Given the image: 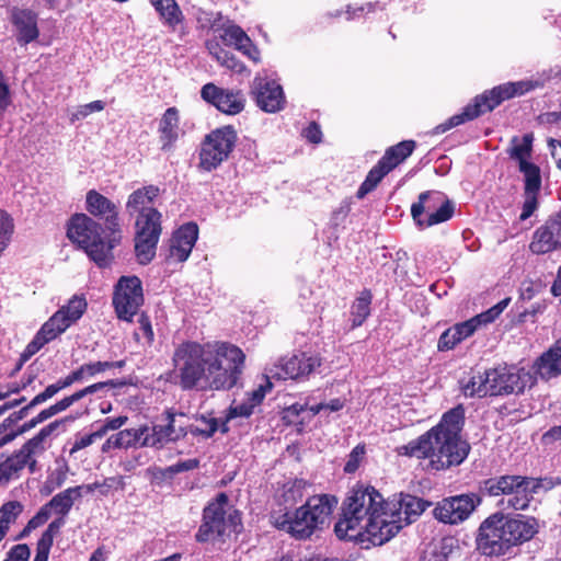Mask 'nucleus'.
<instances>
[{"mask_svg": "<svg viewBox=\"0 0 561 561\" xmlns=\"http://www.w3.org/2000/svg\"><path fill=\"white\" fill-rule=\"evenodd\" d=\"M160 20L172 32L183 26L184 14L175 0H149Z\"/></svg>", "mask_w": 561, "mask_h": 561, "instance_id": "obj_32", "label": "nucleus"}, {"mask_svg": "<svg viewBox=\"0 0 561 561\" xmlns=\"http://www.w3.org/2000/svg\"><path fill=\"white\" fill-rule=\"evenodd\" d=\"M84 207L88 216H91L99 222L103 221L105 231H111V234H117V237L123 238L119 208L117 204L92 188L85 194Z\"/></svg>", "mask_w": 561, "mask_h": 561, "instance_id": "obj_16", "label": "nucleus"}, {"mask_svg": "<svg viewBox=\"0 0 561 561\" xmlns=\"http://www.w3.org/2000/svg\"><path fill=\"white\" fill-rule=\"evenodd\" d=\"M162 232V215L159 210H147L139 214L135 221V234L160 237Z\"/></svg>", "mask_w": 561, "mask_h": 561, "instance_id": "obj_35", "label": "nucleus"}, {"mask_svg": "<svg viewBox=\"0 0 561 561\" xmlns=\"http://www.w3.org/2000/svg\"><path fill=\"white\" fill-rule=\"evenodd\" d=\"M35 407H31V401L22 407L19 411H15L13 413H11L8 417L4 419L5 423L8 424L10 431L11 430H14L13 426L20 422L21 420H23L24 417H26L30 413L31 410H33Z\"/></svg>", "mask_w": 561, "mask_h": 561, "instance_id": "obj_64", "label": "nucleus"}, {"mask_svg": "<svg viewBox=\"0 0 561 561\" xmlns=\"http://www.w3.org/2000/svg\"><path fill=\"white\" fill-rule=\"evenodd\" d=\"M59 310H66V316H68L75 323L85 312L87 301L83 297L75 296L68 301L66 306H62Z\"/></svg>", "mask_w": 561, "mask_h": 561, "instance_id": "obj_46", "label": "nucleus"}, {"mask_svg": "<svg viewBox=\"0 0 561 561\" xmlns=\"http://www.w3.org/2000/svg\"><path fill=\"white\" fill-rule=\"evenodd\" d=\"M37 13L30 9H20L14 7L11 10V23L16 28V41L21 45H26L39 36L37 27Z\"/></svg>", "mask_w": 561, "mask_h": 561, "instance_id": "obj_26", "label": "nucleus"}, {"mask_svg": "<svg viewBox=\"0 0 561 561\" xmlns=\"http://www.w3.org/2000/svg\"><path fill=\"white\" fill-rule=\"evenodd\" d=\"M67 238L83 250L99 268L112 266L114 249L122 242V237L105 231V226L84 213H76L68 219Z\"/></svg>", "mask_w": 561, "mask_h": 561, "instance_id": "obj_6", "label": "nucleus"}, {"mask_svg": "<svg viewBox=\"0 0 561 561\" xmlns=\"http://www.w3.org/2000/svg\"><path fill=\"white\" fill-rule=\"evenodd\" d=\"M373 294L370 289H363L356 297L351 306V320L352 328H358L363 325L366 319L370 316L371 311Z\"/></svg>", "mask_w": 561, "mask_h": 561, "instance_id": "obj_36", "label": "nucleus"}, {"mask_svg": "<svg viewBox=\"0 0 561 561\" xmlns=\"http://www.w3.org/2000/svg\"><path fill=\"white\" fill-rule=\"evenodd\" d=\"M23 504L19 501H9L0 507V530L7 535L10 526L16 522L23 512Z\"/></svg>", "mask_w": 561, "mask_h": 561, "instance_id": "obj_38", "label": "nucleus"}, {"mask_svg": "<svg viewBox=\"0 0 561 561\" xmlns=\"http://www.w3.org/2000/svg\"><path fill=\"white\" fill-rule=\"evenodd\" d=\"M60 387L58 385V382L56 381L55 383H51V385H48L44 391L39 392L38 394H36L32 400H31V407H37L44 402H46L47 400H49L50 398H53L55 394H57L59 391H60Z\"/></svg>", "mask_w": 561, "mask_h": 561, "instance_id": "obj_56", "label": "nucleus"}, {"mask_svg": "<svg viewBox=\"0 0 561 561\" xmlns=\"http://www.w3.org/2000/svg\"><path fill=\"white\" fill-rule=\"evenodd\" d=\"M164 424H154L151 433L144 437L140 447H153L161 449L170 442H178L187 435L184 426H175V413L172 410H165L163 413Z\"/></svg>", "mask_w": 561, "mask_h": 561, "instance_id": "obj_23", "label": "nucleus"}, {"mask_svg": "<svg viewBox=\"0 0 561 561\" xmlns=\"http://www.w3.org/2000/svg\"><path fill=\"white\" fill-rule=\"evenodd\" d=\"M198 239L197 224L190 221L178 228L171 239L169 247V257L175 262H185Z\"/></svg>", "mask_w": 561, "mask_h": 561, "instance_id": "obj_24", "label": "nucleus"}, {"mask_svg": "<svg viewBox=\"0 0 561 561\" xmlns=\"http://www.w3.org/2000/svg\"><path fill=\"white\" fill-rule=\"evenodd\" d=\"M31 550L26 543L13 546L3 561H28Z\"/></svg>", "mask_w": 561, "mask_h": 561, "instance_id": "obj_53", "label": "nucleus"}, {"mask_svg": "<svg viewBox=\"0 0 561 561\" xmlns=\"http://www.w3.org/2000/svg\"><path fill=\"white\" fill-rule=\"evenodd\" d=\"M72 320L66 316V310H57L37 331L33 340L26 345L21 354L20 360L22 365L33 355L41 351L47 343L57 339L71 324ZM21 366H19L20 368Z\"/></svg>", "mask_w": 561, "mask_h": 561, "instance_id": "obj_17", "label": "nucleus"}, {"mask_svg": "<svg viewBox=\"0 0 561 561\" xmlns=\"http://www.w3.org/2000/svg\"><path fill=\"white\" fill-rule=\"evenodd\" d=\"M228 502V495L225 492H220L204 507L202 524L195 534L197 542L205 543L210 540L220 539L227 534L226 506Z\"/></svg>", "mask_w": 561, "mask_h": 561, "instance_id": "obj_15", "label": "nucleus"}, {"mask_svg": "<svg viewBox=\"0 0 561 561\" xmlns=\"http://www.w3.org/2000/svg\"><path fill=\"white\" fill-rule=\"evenodd\" d=\"M456 540L453 537L442 538L432 550L433 561H447L455 549Z\"/></svg>", "mask_w": 561, "mask_h": 561, "instance_id": "obj_45", "label": "nucleus"}, {"mask_svg": "<svg viewBox=\"0 0 561 561\" xmlns=\"http://www.w3.org/2000/svg\"><path fill=\"white\" fill-rule=\"evenodd\" d=\"M220 38L228 46H233L253 62L261 60V54L248 34L239 25L232 24L222 30Z\"/></svg>", "mask_w": 561, "mask_h": 561, "instance_id": "obj_28", "label": "nucleus"}, {"mask_svg": "<svg viewBox=\"0 0 561 561\" xmlns=\"http://www.w3.org/2000/svg\"><path fill=\"white\" fill-rule=\"evenodd\" d=\"M101 438H103V437H102L101 433L99 432V430H96L90 434H85L80 437H77L71 449H70V454H75L83 448H87Z\"/></svg>", "mask_w": 561, "mask_h": 561, "instance_id": "obj_52", "label": "nucleus"}, {"mask_svg": "<svg viewBox=\"0 0 561 561\" xmlns=\"http://www.w3.org/2000/svg\"><path fill=\"white\" fill-rule=\"evenodd\" d=\"M465 409L461 404L445 412L440 421L408 444L397 447L400 456L427 459V469L443 471L459 466L470 451V445L462 439Z\"/></svg>", "mask_w": 561, "mask_h": 561, "instance_id": "obj_3", "label": "nucleus"}, {"mask_svg": "<svg viewBox=\"0 0 561 561\" xmlns=\"http://www.w3.org/2000/svg\"><path fill=\"white\" fill-rule=\"evenodd\" d=\"M218 62L237 73H241L245 70V66L233 54L227 50L222 54Z\"/></svg>", "mask_w": 561, "mask_h": 561, "instance_id": "obj_57", "label": "nucleus"}, {"mask_svg": "<svg viewBox=\"0 0 561 561\" xmlns=\"http://www.w3.org/2000/svg\"><path fill=\"white\" fill-rule=\"evenodd\" d=\"M125 485V478L123 476H116L105 478L102 482L95 481L94 483L83 485V489L89 493L93 492L95 489H101V494L106 496L110 489L124 490Z\"/></svg>", "mask_w": 561, "mask_h": 561, "instance_id": "obj_42", "label": "nucleus"}, {"mask_svg": "<svg viewBox=\"0 0 561 561\" xmlns=\"http://www.w3.org/2000/svg\"><path fill=\"white\" fill-rule=\"evenodd\" d=\"M302 136L311 144H320L322 140L321 128L316 122L309 123L302 130Z\"/></svg>", "mask_w": 561, "mask_h": 561, "instance_id": "obj_63", "label": "nucleus"}, {"mask_svg": "<svg viewBox=\"0 0 561 561\" xmlns=\"http://www.w3.org/2000/svg\"><path fill=\"white\" fill-rule=\"evenodd\" d=\"M147 473L150 476L151 482H156L157 484H161L165 480L173 478L172 472L169 471V467H150L147 469Z\"/></svg>", "mask_w": 561, "mask_h": 561, "instance_id": "obj_60", "label": "nucleus"}, {"mask_svg": "<svg viewBox=\"0 0 561 561\" xmlns=\"http://www.w3.org/2000/svg\"><path fill=\"white\" fill-rule=\"evenodd\" d=\"M82 489L83 485L68 488L54 495L46 504H44L47 510L50 513L54 512L57 517L48 524L41 538H44L47 535L49 536L50 534V541L54 542L55 537L59 535L60 529L66 524V516L71 511L75 501L82 496Z\"/></svg>", "mask_w": 561, "mask_h": 561, "instance_id": "obj_19", "label": "nucleus"}, {"mask_svg": "<svg viewBox=\"0 0 561 561\" xmlns=\"http://www.w3.org/2000/svg\"><path fill=\"white\" fill-rule=\"evenodd\" d=\"M144 301V289L140 278L136 275L122 276L114 286L112 298L117 318L126 322H133Z\"/></svg>", "mask_w": 561, "mask_h": 561, "instance_id": "obj_14", "label": "nucleus"}, {"mask_svg": "<svg viewBox=\"0 0 561 561\" xmlns=\"http://www.w3.org/2000/svg\"><path fill=\"white\" fill-rule=\"evenodd\" d=\"M364 455H365V445L359 444V445L355 446L352 449L351 454L348 455L347 461L344 466V471L346 473H354L358 469V467L364 458Z\"/></svg>", "mask_w": 561, "mask_h": 561, "instance_id": "obj_51", "label": "nucleus"}, {"mask_svg": "<svg viewBox=\"0 0 561 561\" xmlns=\"http://www.w3.org/2000/svg\"><path fill=\"white\" fill-rule=\"evenodd\" d=\"M125 385H127V382L124 380H107V381L95 382V383H92L90 386H87V387L73 392L70 396L62 398L61 400L54 403V405L56 407L57 411L60 413V412L66 411L68 408H70L75 402L83 399L84 397H87L89 394H93L104 388H107V387L116 388V387H123Z\"/></svg>", "mask_w": 561, "mask_h": 561, "instance_id": "obj_34", "label": "nucleus"}, {"mask_svg": "<svg viewBox=\"0 0 561 561\" xmlns=\"http://www.w3.org/2000/svg\"><path fill=\"white\" fill-rule=\"evenodd\" d=\"M431 505V502L421 497L411 494L401 495L399 508L396 514L398 517V524L404 522V524L408 525L415 522L416 518Z\"/></svg>", "mask_w": 561, "mask_h": 561, "instance_id": "obj_33", "label": "nucleus"}, {"mask_svg": "<svg viewBox=\"0 0 561 561\" xmlns=\"http://www.w3.org/2000/svg\"><path fill=\"white\" fill-rule=\"evenodd\" d=\"M541 486V479L504 474L484 480L480 491L488 496L512 495L507 500V507L524 511L529 506L533 494Z\"/></svg>", "mask_w": 561, "mask_h": 561, "instance_id": "obj_9", "label": "nucleus"}, {"mask_svg": "<svg viewBox=\"0 0 561 561\" xmlns=\"http://www.w3.org/2000/svg\"><path fill=\"white\" fill-rule=\"evenodd\" d=\"M272 389V382L266 378L265 385H260L256 389L249 393L250 404L255 407L259 405L265 398L268 390Z\"/></svg>", "mask_w": 561, "mask_h": 561, "instance_id": "obj_59", "label": "nucleus"}, {"mask_svg": "<svg viewBox=\"0 0 561 561\" xmlns=\"http://www.w3.org/2000/svg\"><path fill=\"white\" fill-rule=\"evenodd\" d=\"M512 148L510 149V157L518 161L519 168L523 163H530L527 159L531 154L533 149V135L526 134L523 137V142H518V138L512 139Z\"/></svg>", "mask_w": 561, "mask_h": 561, "instance_id": "obj_40", "label": "nucleus"}, {"mask_svg": "<svg viewBox=\"0 0 561 561\" xmlns=\"http://www.w3.org/2000/svg\"><path fill=\"white\" fill-rule=\"evenodd\" d=\"M474 494H460L437 502L433 515L444 524L457 525L466 520L476 510Z\"/></svg>", "mask_w": 561, "mask_h": 561, "instance_id": "obj_18", "label": "nucleus"}, {"mask_svg": "<svg viewBox=\"0 0 561 561\" xmlns=\"http://www.w3.org/2000/svg\"><path fill=\"white\" fill-rule=\"evenodd\" d=\"M519 171L525 176L524 192H540L541 175L540 169L535 163H523Z\"/></svg>", "mask_w": 561, "mask_h": 561, "instance_id": "obj_41", "label": "nucleus"}, {"mask_svg": "<svg viewBox=\"0 0 561 561\" xmlns=\"http://www.w3.org/2000/svg\"><path fill=\"white\" fill-rule=\"evenodd\" d=\"M199 466V460L196 458L193 459H186L179 461L172 466H169V471L172 472L173 477L178 473L184 472V471H191Z\"/></svg>", "mask_w": 561, "mask_h": 561, "instance_id": "obj_62", "label": "nucleus"}, {"mask_svg": "<svg viewBox=\"0 0 561 561\" xmlns=\"http://www.w3.org/2000/svg\"><path fill=\"white\" fill-rule=\"evenodd\" d=\"M538 529L535 517L495 512L480 524L474 538L476 549L485 557H502L531 540Z\"/></svg>", "mask_w": 561, "mask_h": 561, "instance_id": "obj_4", "label": "nucleus"}, {"mask_svg": "<svg viewBox=\"0 0 561 561\" xmlns=\"http://www.w3.org/2000/svg\"><path fill=\"white\" fill-rule=\"evenodd\" d=\"M539 193L538 192H524L523 197V206L522 213L519 215V220L525 221L529 217H531L539 206Z\"/></svg>", "mask_w": 561, "mask_h": 561, "instance_id": "obj_49", "label": "nucleus"}, {"mask_svg": "<svg viewBox=\"0 0 561 561\" xmlns=\"http://www.w3.org/2000/svg\"><path fill=\"white\" fill-rule=\"evenodd\" d=\"M159 239L160 237L135 234V254L140 264L146 265L153 260Z\"/></svg>", "mask_w": 561, "mask_h": 561, "instance_id": "obj_37", "label": "nucleus"}, {"mask_svg": "<svg viewBox=\"0 0 561 561\" xmlns=\"http://www.w3.org/2000/svg\"><path fill=\"white\" fill-rule=\"evenodd\" d=\"M128 421L126 415H119L116 417H106L103 424L98 428L101 433L102 437H104L107 432L119 430L125 423Z\"/></svg>", "mask_w": 561, "mask_h": 561, "instance_id": "obj_54", "label": "nucleus"}, {"mask_svg": "<svg viewBox=\"0 0 561 561\" xmlns=\"http://www.w3.org/2000/svg\"><path fill=\"white\" fill-rule=\"evenodd\" d=\"M14 230L12 218L4 210H0V249L4 251Z\"/></svg>", "mask_w": 561, "mask_h": 561, "instance_id": "obj_47", "label": "nucleus"}, {"mask_svg": "<svg viewBox=\"0 0 561 561\" xmlns=\"http://www.w3.org/2000/svg\"><path fill=\"white\" fill-rule=\"evenodd\" d=\"M416 148L417 142L413 139H405L388 147L383 156L367 173L366 179L356 192V197L363 199L367 194L373 192L382 179L405 162Z\"/></svg>", "mask_w": 561, "mask_h": 561, "instance_id": "obj_11", "label": "nucleus"}, {"mask_svg": "<svg viewBox=\"0 0 561 561\" xmlns=\"http://www.w3.org/2000/svg\"><path fill=\"white\" fill-rule=\"evenodd\" d=\"M238 140L233 126L227 125L207 134L201 145L199 167L205 171L218 168L228 160Z\"/></svg>", "mask_w": 561, "mask_h": 561, "instance_id": "obj_12", "label": "nucleus"}, {"mask_svg": "<svg viewBox=\"0 0 561 561\" xmlns=\"http://www.w3.org/2000/svg\"><path fill=\"white\" fill-rule=\"evenodd\" d=\"M73 420L75 417L72 416H66L50 422L41 428L35 436L24 443L19 450L0 461V485H7L11 480L19 479L30 457L45 449L43 445L45 439L60 426L65 425L66 422Z\"/></svg>", "mask_w": 561, "mask_h": 561, "instance_id": "obj_10", "label": "nucleus"}, {"mask_svg": "<svg viewBox=\"0 0 561 561\" xmlns=\"http://www.w3.org/2000/svg\"><path fill=\"white\" fill-rule=\"evenodd\" d=\"M508 302L510 298H505L495 306L488 309L486 311L481 312L472 318L476 320L479 328L482 324H489L493 322L503 312V310L507 307Z\"/></svg>", "mask_w": 561, "mask_h": 561, "instance_id": "obj_44", "label": "nucleus"}, {"mask_svg": "<svg viewBox=\"0 0 561 561\" xmlns=\"http://www.w3.org/2000/svg\"><path fill=\"white\" fill-rule=\"evenodd\" d=\"M561 249V208L550 215L533 233L531 253L540 255Z\"/></svg>", "mask_w": 561, "mask_h": 561, "instance_id": "obj_20", "label": "nucleus"}, {"mask_svg": "<svg viewBox=\"0 0 561 561\" xmlns=\"http://www.w3.org/2000/svg\"><path fill=\"white\" fill-rule=\"evenodd\" d=\"M209 423V428H199L197 426L191 425L187 430V434L191 433L194 436H204L205 438L211 437L218 430V421L215 417H211L207 421Z\"/></svg>", "mask_w": 561, "mask_h": 561, "instance_id": "obj_58", "label": "nucleus"}, {"mask_svg": "<svg viewBox=\"0 0 561 561\" xmlns=\"http://www.w3.org/2000/svg\"><path fill=\"white\" fill-rule=\"evenodd\" d=\"M160 195V187L153 184L146 185L134 191L126 202V209L130 215L146 214L147 210H158L153 207L154 201Z\"/></svg>", "mask_w": 561, "mask_h": 561, "instance_id": "obj_31", "label": "nucleus"}, {"mask_svg": "<svg viewBox=\"0 0 561 561\" xmlns=\"http://www.w3.org/2000/svg\"><path fill=\"white\" fill-rule=\"evenodd\" d=\"M180 115L174 106L168 107L159 122L158 133L161 149L169 151L179 139Z\"/></svg>", "mask_w": 561, "mask_h": 561, "instance_id": "obj_30", "label": "nucleus"}, {"mask_svg": "<svg viewBox=\"0 0 561 561\" xmlns=\"http://www.w3.org/2000/svg\"><path fill=\"white\" fill-rule=\"evenodd\" d=\"M125 436L126 447H136L140 446L144 437L148 434L149 427L147 425L139 426L137 428H126L123 430Z\"/></svg>", "mask_w": 561, "mask_h": 561, "instance_id": "obj_50", "label": "nucleus"}, {"mask_svg": "<svg viewBox=\"0 0 561 561\" xmlns=\"http://www.w3.org/2000/svg\"><path fill=\"white\" fill-rule=\"evenodd\" d=\"M308 483L304 479H295L283 488L282 499L287 506H294L304 499Z\"/></svg>", "mask_w": 561, "mask_h": 561, "instance_id": "obj_39", "label": "nucleus"}, {"mask_svg": "<svg viewBox=\"0 0 561 561\" xmlns=\"http://www.w3.org/2000/svg\"><path fill=\"white\" fill-rule=\"evenodd\" d=\"M321 364L322 358L318 354L299 352L288 358H282L277 366L280 371L276 373V375L282 379L302 381Z\"/></svg>", "mask_w": 561, "mask_h": 561, "instance_id": "obj_22", "label": "nucleus"}, {"mask_svg": "<svg viewBox=\"0 0 561 561\" xmlns=\"http://www.w3.org/2000/svg\"><path fill=\"white\" fill-rule=\"evenodd\" d=\"M539 85L540 83L538 81L522 80L516 82H506L499 84L491 90H485L483 93L477 95L472 103L466 105L461 113L453 115L446 122L437 125L433 129V134H444L456 126L493 111L504 101L524 95Z\"/></svg>", "mask_w": 561, "mask_h": 561, "instance_id": "obj_8", "label": "nucleus"}, {"mask_svg": "<svg viewBox=\"0 0 561 561\" xmlns=\"http://www.w3.org/2000/svg\"><path fill=\"white\" fill-rule=\"evenodd\" d=\"M339 501L331 494L309 496L305 504L295 508L273 511L271 524L296 540H308L330 525L331 516Z\"/></svg>", "mask_w": 561, "mask_h": 561, "instance_id": "obj_5", "label": "nucleus"}, {"mask_svg": "<svg viewBox=\"0 0 561 561\" xmlns=\"http://www.w3.org/2000/svg\"><path fill=\"white\" fill-rule=\"evenodd\" d=\"M411 215L416 226L432 227L447 221L454 215L453 203L439 192L426 191L411 206Z\"/></svg>", "mask_w": 561, "mask_h": 561, "instance_id": "obj_13", "label": "nucleus"}, {"mask_svg": "<svg viewBox=\"0 0 561 561\" xmlns=\"http://www.w3.org/2000/svg\"><path fill=\"white\" fill-rule=\"evenodd\" d=\"M383 496L373 486L355 485L343 503L342 517L334 525L341 540H368L381 546L402 528L393 516L388 518Z\"/></svg>", "mask_w": 561, "mask_h": 561, "instance_id": "obj_2", "label": "nucleus"}, {"mask_svg": "<svg viewBox=\"0 0 561 561\" xmlns=\"http://www.w3.org/2000/svg\"><path fill=\"white\" fill-rule=\"evenodd\" d=\"M531 374L536 380L549 381L561 375V346L556 341L547 351L541 353L533 363Z\"/></svg>", "mask_w": 561, "mask_h": 561, "instance_id": "obj_27", "label": "nucleus"}, {"mask_svg": "<svg viewBox=\"0 0 561 561\" xmlns=\"http://www.w3.org/2000/svg\"><path fill=\"white\" fill-rule=\"evenodd\" d=\"M536 386V376L524 367L514 365H499L486 369L482 374L472 376L462 385L463 394L467 397L484 398L522 394L527 388Z\"/></svg>", "mask_w": 561, "mask_h": 561, "instance_id": "obj_7", "label": "nucleus"}, {"mask_svg": "<svg viewBox=\"0 0 561 561\" xmlns=\"http://www.w3.org/2000/svg\"><path fill=\"white\" fill-rule=\"evenodd\" d=\"M254 96L256 105L266 113H276L284 107L285 95L283 88L274 80L255 82Z\"/></svg>", "mask_w": 561, "mask_h": 561, "instance_id": "obj_25", "label": "nucleus"}, {"mask_svg": "<svg viewBox=\"0 0 561 561\" xmlns=\"http://www.w3.org/2000/svg\"><path fill=\"white\" fill-rule=\"evenodd\" d=\"M53 545L54 542L50 541V535L39 538L36 543V554L33 561H48Z\"/></svg>", "mask_w": 561, "mask_h": 561, "instance_id": "obj_55", "label": "nucleus"}, {"mask_svg": "<svg viewBox=\"0 0 561 561\" xmlns=\"http://www.w3.org/2000/svg\"><path fill=\"white\" fill-rule=\"evenodd\" d=\"M201 96L218 111L228 115L241 113L245 105V98L241 91L219 88L214 83L203 85Z\"/></svg>", "mask_w": 561, "mask_h": 561, "instance_id": "obj_21", "label": "nucleus"}, {"mask_svg": "<svg viewBox=\"0 0 561 561\" xmlns=\"http://www.w3.org/2000/svg\"><path fill=\"white\" fill-rule=\"evenodd\" d=\"M183 390H230L244 369L245 354L229 342H183L173 355Z\"/></svg>", "mask_w": 561, "mask_h": 561, "instance_id": "obj_1", "label": "nucleus"}, {"mask_svg": "<svg viewBox=\"0 0 561 561\" xmlns=\"http://www.w3.org/2000/svg\"><path fill=\"white\" fill-rule=\"evenodd\" d=\"M478 329L479 327L473 318L454 324L440 334L437 342V350L439 352L454 350L463 340L473 335Z\"/></svg>", "mask_w": 561, "mask_h": 561, "instance_id": "obj_29", "label": "nucleus"}, {"mask_svg": "<svg viewBox=\"0 0 561 561\" xmlns=\"http://www.w3.org/2000/svg\"><path fill=\"white\" fill-rule=\"evenodd\" d=\"M14 230L12 218L4 210H0V249L4 251Z\"/></svg>", "mask_w": 561, "mask_h": 561, "instance_id": "obj_48", "label": "nucleus"}, {"mask_svg": "<svg viewBox=\"0 0 561 561\" xmlns=\"http://www.w3.org/2000/svg\"><path fill=\"white\" fill-rule=\"evenodd\" d=\"M138 323H139V330L142 332L147 342L149 344H151L154 340V333H153V329H152L149 316L146 312H141L138 318Z\"/></svg>", "mask_w": 561, "mask_h": 561, "instance_id": "obj_61", "label": "nucleus"}, {"mask_svg": "<svg viewBox=\"0 0 561 561\" xmlns=\"http://www.w3.org/2000/svg\"><path fill=\"white\" fill-rule=\"evenodd\" d=\"M51 513L47 510L45 505H43L38 512L27 522L26 526L22 529V531L16 537L18 539L24 538L31 534V531L36 528L45 525L50 518Z\"/></svg>", "mask_w": 561, "mask_h": 561, "instance_id": "obj_43", "label": "nucleus"}]
</instances>
